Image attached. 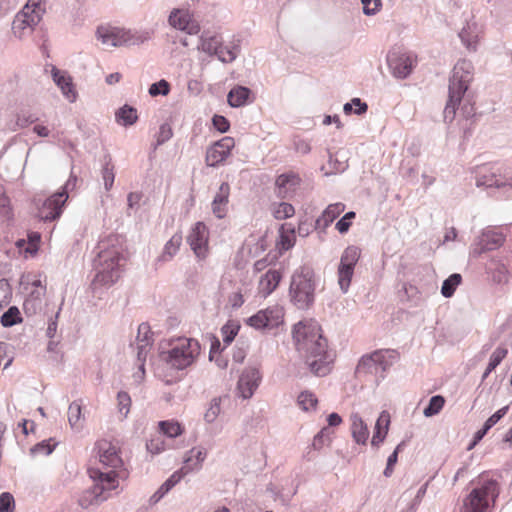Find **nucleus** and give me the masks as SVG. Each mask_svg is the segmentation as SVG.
I'll use <instances>...</instances> for the list:
<instances>
[{
    "label": "nucleus",
    "instance_id": "nucleus-1",
    "mask_svg": "<svg viewBox=\"0 0 512 512\" xmlns=\"http://www.w3.org/2000/svg\"><path fill=\"white\" fill-rule=\"evenodd\" d=\"M292 337L297 351L305 359L310 371L316 376L330 372L333 354L328 351L327 339L320 325L313 320L299 321L293 326Z\"/></svg>",
    "mask_w": 512,
    "mask_h": 512
},
{
    "label": "nucleus",
    "instance_id": "nucleus-2",
    "mask_svg": "<svg viewBox=\"0 0 512 512\" xmlns=\"http://www.w3.org/2000/svg\"><path fill=\"white\" fill-rule=\"evenodd\" d=\"M97 250L93 260V284L112 285L119 279L121 267L126 261L123 238L110 235L98 243Z\"/></svg>",
    "mask_w": 512,
    "mask_h": 512
},
{
    "label": "nucleus",
    "instance_id": "nucleus-3",
    "mask_svg": "<svg viewBox=\"0 0 512 512\" xmlns=\"http://www.w3.org/2000/svg\"><path fill=\"white\" fill-rule=\"evenodd\" d=\"M316 280L314 270L301 266L291 277L289 296L298 309L307 310L315 302Z\"/></svg>",
    "mask_w": 512,
    "mask_h": 512
},
{
    "label": "nucleus",
    "instance_id": "nucleus-4",
    "mask_svg": "<svg viewBox=\"0 0 512 512\" xmlns=\"http://www.w3.org/2000/svg\"><path fill=\"white\" fill-rule=\"evenodd\" d=\"M471 63L463 60L458 62L449 79L448 101L443 116L446 123H451L456 116V110L469 87Z\"/></svg>",
    "mask_w": 512,
    "mask_h": 512
},
{
    "label": "nucleus",
    "instance_id": "nucleus-5",
    "mask_svg": "<svg viewBox=\"0 0 512 512\" xmlns=\"http://www.w3.org/2000/svg\"><path fill=\"white\" fill-rule=\"evenodd\" d=\"M472 483H476V486L465 497L461 512H486L498 498L499 484L494 479H484L482 476L472 480Z\"/></svg>",
    "mask_w": 512,
    "mask_h": 512
},
{
    "label": "nucleus",
    "instance_id": "nucleus-6",
    "mask_svg": "<svg viewBox=\"0 0 512 512\" xmlns=\"http://www.w3.org/2000/svg\"><path fill=\"white\" fill-rule=\"evenodd\" d=\"M200 344L193 338H179L167 351L160 353L161 359L175 370H184L191 366L200 355Z\"/></svg>",
    "mask_w": 512,
    "mask_h": 512
},
{
    "label": "nucleus",
    "instance_id": "nucleus-7",
    "mask_svg": "<svg viewBox=\"0 0 512 512\" xmlns=\"http://www.w3.org/2000/svg\"><path fill=\"white\" fill-rule=\"evenodd\" d=\"M78 182V177L71 171L68 180L61 190L46 198L41 205L37 206V216L39 219L43 222H53L60 218L64 204L68 199V194L76 189Z\"/></svg>",
    "mask_w": 512,
    "mask_h": 512
},
{
    "label": "nucleus",
    "instance_id": "nucleus-8",
    "mask_svg": "<svg viewBox=\"0 0 512 512\" xmlns=\"http://www.w3.org/2000/svg\"><path fill=\"white\" fill-rule=\"evenodd\" d=\"M96 35L103 44L113 47L139 45L151 38L148 31L132 33L130 30L118 27H98Z\"/></svg>",
    "mask_w": 512,
    "mask_h": 512
},
{
    "label": "nucleus",
    "instance_id": "nucleus-9",
    "mask_svg": "<svg viewBox=\"0 0 512 512\" xmlns=\"http://www.w3.org/2000/svg\"><path fill=\"white\" fill-rule=\"evenodd\" d=\"M361 255L357 246H348L341 255L338 266V283L343 293H347L354 274L355 265Z\"/></svg>",
    "mask_w": 512,
    "mask_h": 512
},
{
    "label": "nucleus",
    "instance_id": "nucleus-10",
    "mask_svg": "<svg viewBox=\"0 0 512 512\" xmlns=\"http://www.w3.org/2000/svg\"><path fill=\"white\" fill-rule=\"evenodd\" d=\"M476 186L503 189L505 193L512 191V178L501 172L499 167H482L477 172Z\"/></svg>",
    "mask_w": 512,
    "mask_h": 512
},
{
    "label": "nucleus",
    "instance_id": "nucleus-11",
    "mask_svg": "<svg viewBox=\"0 0 512 512\" xmlns=\"http://www.w3.org/2000/svg\"><path fill=\"white\" fill-rule=\"evenodd\" d=\"M284 312L279 306L259 310L246 319V324L257 330H271L283 323Z\"/></svg>",
    "mask_w": 512,
    "mask_h": 512
},
{
    "label": "nucleus",
    "instance_id": "nucleus-12",
    "mask_svg": "<svg viewBox=\"0 0 512 512\" xmlns=\"http://www.w3.org/2000/svg\"><path fill=\"white\" fill-rule=\"evenodd\" d=\"M505 242V236L499 231L485 229L475 241L473 254L479 256L485 252L493 251L501 247Z\"/></svg>",
    "mask_w": 512,
    "mask_h": 512
},
{
    "label": "nucleus",
    "instance_id": "nucleus-13",
    "mask_svg": "<svg viewBox=\"0 0 512 512\" xmlns=\"http://www.w3.org/2000/svg\"><path fill=\"white\" fill-rule=\"evenodd\" d=\"M261 381V374L258 368L248 367L243 370L237 383V389L243 399L253 396Z\"/></svg>",
    "mask_w": 512,
    "mask_h": 512
},
{
    "label": "nucleus",
    "instance_id": "nucleus-14",
    "mask_svg": "<svg viewBox=\"0 0 512 512\" xmlns=\"http://www.w3.org/2000/svg\"><path fill=\"white\" fill-rule=\"evenodd\" d=\"M387 63L393 75L399 79L407 78L413 70L412 58L405 53L390 52L387 55Z\"/></svg>",
    "mask_w": 512,
    "mask_h": 512
},
{
    "label": "nucleus",
    "instance_id": "nucleus-15",
    "mask_svg": "<svg viewBox=\"0 0 512 512\" xmlns=\"http://www.w3.org/2000/svg\"><path fill=\"white\" fill-rule=\"evenodd\" d=\"M187 241L198 257H204L208 244V231L203 222H197L191 229Z\"/></svg>",
    "mask_w": 512,
    "mask_h": 512
},
{
    "label": "nucleus",
    "instance_id": "nucleus-16",
    "mask_svg": "<svg viewBox=\"0 0 512 512\" xmlns=\"http://www.w3.org/2000/svg\"><path fill=\"white\" fill-rule=\"evenodd\" d=\"M88 472L95 487L102 490V495H107L106 492L116 489L119 485L118 474L114 469L102 472L98 468H90Z\"/></svg>",
    "mask_w": 512,
    "mask_h": 512
},
{
    "label": "nucleus",
    "instance_id": "nucleus-17",
    "mask_svg": "<svg viewBox=\"0 0 512 512\" xmlns=\"http://www.w3.org/2000/svg\"><path fill=\"white\" fill-rule=\"evenodd\" d=\"M197 48L209 55H215L220 61H225L224 45L222 38L216 34L203 32L199 37Z\"/></svg>",
    "mask_w": 512,
    "mask_h": 512
},
{
    "label": "nucleus",
    "instance_id": "nucleus-18",
    "mask_svg": "<svg viewBox=\"0 0 512 512\" xmlns=\"http://www.w3.org/2000/svg\"><path fill=\"white\" fill-rule=\"evenodd\" d=\"M99 461L106 467L113 469L123 466V461L115 446L106 440L97 442Z\"/></svg>",
    "mask_w": 512,
    "mask_h": 512
},
{
    "label": "nucleus",
    "instance_id": "nucleus-19",
    "mask_svg": "<svg viewBox=\"0 0 512 512\" xmlns=\"http://www.w3.org/2000/svg\"><path fill=\"white\" fill-rule=\"evenodd\" d=\"M52 79L54 83L60 88L63 96L70 102H75L77 98V92L73 84L71 76L63 70L56 67L52 68Z\"/></svg>",
    "mask_w": 512,
    "mask_h": 512
},
{
    "label": "nucleus",
    "instance_id": "nucleus-20",
    "mask_svg": "<svg viewBox=\"0 0 512 512\" xmlns=\"http://www.w3.org/2000/svg\"><path fill=\"white\" fill-rule=\"evenodd\" d=\"M344 210L345 205L341 202L328 205L322 214L315 220L314 229L319 232H325V230Z\"/></svg>",
    "mask_w": 512,
    "mask_h": 512
},
{
    "label": "nucleus",
    "instance_id": "nucleus-21",
    "mask_svg": "<svg viewBox=\"0 0 512 512\" xmlns=\"http://www.w3.org/2000/svg\"><path fill=\"white\" fill-rule=\"evenodd\" d=\"M253 101V92L246 86L236 85L227 94V102L233 108L245 106Z\"/></svg>",
    "mask_w": 512,
    "mask_h": 512
},
{
    "label": "nucleus",
    "instance_id": "nucleus-22",
    "mask_svg": "<svg viewBox=\"0 0 512 512\" xmlns=\"http://www.w3.org/2000/svg\"><path fill=\"white\" fill-rule=\"evenodd\" d=\"M282 279V274L279 270L269 269L264 275L261 276L259 281V295L266 298L278 287Z\"/></svg>",
    "mask_w": 512,
    "mask_h": 512
},
{
    "label": "nucleus",
    "instance_id": "nucleus-23",
    "mask_svg": "<svg viewBox=\"0 0 512 512\" xmlns=\"http://www.w3.org/2000/svg\"><path fill=\"white\" fill-rule=\"evenodd\" d=\"M40 21V16L38 15H28L23 11H19L12 22V31L16 37L21 38L25 29H33Z\"/></svg>",
    "mask_w": 512,
    "mask_h": 512
},
{
    "label": "nucleus",
    "instance_id": "nucleus-24",
    "mask_svg": "<svg viewBox=\"0 0 512 512\" xmlns=\"http://www.w3.org/2000/svg\"><path fill=\"white\" fill-rule=\"evenodd\" d=\"M229 193V184L227 182H223L219 187V191L214 196L212 202V211L214 215L219 219L224 218L226 215Z\"/></svg>",
    "mask_w": 512,
    "mask_h": 512
},
{
    "label": "nucleus",
    "instance_id": "nucleus-25",
    "mask_svg": "<svg viewBox=\"0 0 512 512\" xmlns=\"http://www.w3.org/2000/svg\"><path fill=\"white\" fill-rule=\"evenodd\" d=\"M390 426V414L387 411H382L376 420L374 433L371 440V444L374 447H378L384 442Z\"/></svg>",
    "mask_w": 512,
    "mask_h": 512
},
{
    "label": "nucleus",
    "instance_id": "nucleus-26",
    "mask_svg": "<svg viewBox=\"0 0 512 512\" xmlns=\"http://www.w3.org/2000/svg\"><path fill=\"white\" fill-rule=\"evenodd\" d=\"M299 182V177L294 173H283L279 175L275 182L278 189V195L283 198L287 197L288 193L295 191Z\"/></svg>",
    "mask_w": 512,
    "mask_h": 512
},
{
    "label": "nucleus",
    "instance_id": "nucleus-27",
    "mask_svg": "<svg viewBox=\"0 0 512 512\" xmlns=\"http://www.w3.org/2000/svg\"><path fill=\"white\" fill-rule=\"evenodd\" d=\"M108 495H102V490L95 487L93 484L92 487L84 490L78 499L79 505L87 509L92 505H99L103 501L107 500Z\"/></svg>",
    "mask_w": 512,
    "mask_h": 512
},
{
    "label": "nucleus",
    "instance_id": "nucleus-28",
    "mask_svg": "<svg viewBox=\"0 0 512 512\" xmlns=\"http://www.w3.org/2000/svg\"><path fill=\"white\" fill-rule=\"evenodd\" d=\"M351 433L357 444H366L369 437V430L367 424L358 414L351 415Z\"/></svg>",
    "mask_w": 512,
    "mask_h": 512
},
{
    "label": "nucleus",
    "instance_id": "nucleus-29",
    "mask_svg": "<svg viewBox=\"0 0 512 512\" xmlns=\"http://www.w3.org/2000/svg\"><path fill=\"white\" fill-rule=\"evenodd\" d=\"M379 354L380 351H373L372 353L363 355L358 361L355 374L358 377L368 374L377 375V364L375 357Z\"/></svg>",
    "mask_w": 512,
    "mask_h": 512
},
{
    "label": "nucleus",
    "instance_id": "nucleus-30",
    "mask_svg": "<svg viewBox=\"0 0 512 512\" xmlns=\"http://www.w3.org/2000/svg\"><path fill=\"white\" fill-rule=\"evenodd\" d=\"M295 233L296 229L291 224L284 223L280 226L279 241L277 243L280 251H287L295 245Z\"/></svg>",
    "mask_w": 512,
    "mask_h": 512
},
{
    "label": "nucleus",
    "instance_id": "nucleus-31",
    "mask_svg": "<svg viewBox=\"0 0 512 512\" xmlns=\"http://www.w3.org/2000/svg\"><path fill=\"white\" fill-rule=\"evenodd\" d=\"M115 118L118 124L125 127L131 126L138 119L137 109L125 104L116 111Z\"/></svg>",
    "mask_w": 512,
    "mask_h": 512
},
{
    "label": "nucleus",
    "instance_id": "nucleus-32",
    "mask_svg": "<svg viewBox=\"0 0 512 512\" xmlns=\"http://www.w3.org/2000/svg\"><path fill=\"white\" fill-rule=\"evenodd\" d=\"M380 354L375 357L377 364V372L381 370V379H384L385 372L392 366L396 359L395 351L379 349Z\"/></svg>",
    "mask_w": 512,
    "mask_h": 512
},
{
    "label": "nucleus",
    "instance_id": "nucleus-33",
    "mask_svg": "<svg viewBox=\"0 0 512 512\" xmlns=\"http://www.w3.org/2000/svg\"><path fill=\"white\" fill-rule=\"evenodd\" d=\"M159 432L161 435L168 438H176L183 433V427L177 421L163 420L158 423Z\"/></svg>",
    "mask_w": 512,
    "mask_h": 512
},
{
    "label": "nucleus",
    "instance_id": "nucleus-34",
    "mask_svg": "<svg viewBox=\"0 0 512 512\" xmlns=\"http://www.w3.org/2000/svg\"><path fill=\"white\" fill-rule=\"evenodd\" d=\"M462 282V276L459 273H453L446 278L441 286V294L445 298H450L454 295L457 287Z\"/></svg>",
    "mask_w": 512,
    "mask_h": 512
},
{
    "label": "nucleus",
    "instance_id": "nucleus-35",
    "mask_svg": "<svg viewBox=\"0 0 512 512\" xmlns=\"http://www.w3.org/2000/svg\"><path fill=\"white\" fill-rule=\"evenodd\" d=\"M241 328L237 320H228L221 328V334L225 346H229L237 336Z\"/></svg>",
    "mask_w": 512,
    "mask_h": 512
},
{
    "label": "nucleus",
    "instance_id": "nucleus-36",
    "mask_svg": "<svg viewBox=\"0 0 512 512\" xmlns=\"http://www.w3.org/2000/svg\"><path fill=\"white\" fill-rule=\"evenodd\" d=\"M190 18L191 15L187 11L174 9L171 11L168 21L171 26L183 31Z\"/></svg>",
    "mask_w": 512,
    "mask_h": 512
},
{
    "label": "nucleus",
    "instance_id": "nucleus-37",
    "mask_svg": "<svg viewBox=\"0 0 512 512\" xmlns=\"http://www.w3.org/2000/svg\"><path fill=\"white\" fill-rule=\"evenodd\" d=\"M182 241V237L178 234H175L171 237V239L165 244L163 252L159 257V261H168L170 260L178 251L180 244Z\"/></svg>",
    "mask_w": 512,
    "mask_h": 512
},
{
    "label": "nucleus",
    "instance_id": "nucleus-38",
    "mask_svg": "<svg viewBox=\"0 0 512 512\" xmlns=\"http://www.w3.org/2000/svg\"><path fill=\"white\" fill-rule=\"evenodd\" d=\"M22 322L21 313L17 306H10L7 311H5L0 319V323L3 327H12L18 323Z\"/></svg>",
    "mask_w": 512,
    "mask_h": 512
},
{
    "label": "nucleus",
    "instance_id": "nucleus-39",
    "mask_svg": "<svg viewBox=\"0 0 512 512\" xmlns=\"http://www.w3.org/2000/svg\"><path fill=\"white\" fill-rule=\"evenodd\" d=\"M226 159V154H223L222 151L215 146V144H212L206 151L205 161L209 167H218Z\"/></svg>",
    "mask_w": 512,
    "mask_h": 512
},
{
    "label": "nucleus",
    "instance_id": "nucleus-40",
    "mask_svg": "<svg viewBox=\"0 0 512 512\" xmlns=\"http://www.w3.org/2000/svg\"><path fill=\"white\" fill-rule=\"evenodd\" d=\"M367 110V103L358 97L352 98L350 102L345 103L343 106V111L346 115L356 114L360 116L365 114Z\"/></svg>",
    "mask_w": 512,
    "mask_h": 512
},
{
    "label": "nucleus",
    "instance_id": "nucleus-41",
    "mask_svg": "<svg viewBox=\"0 0 512 512\" xmlns=\"http://www.w3.org/2000/svg\"><path fill=\"white\" fill-rule=\"evenodd\" d=\"M445 404V398L442 395H434L429 399L428 405L424 408L425 417H433L440 413Z\"/></svg>",
    "mask_w": 512,
    "mask_h": 512
},
{
    "label": "nucleus",
    "instance_id": "nucleus-42",
    "mask_svg": "<svg viewBox=\"0 0 512 512\" xmlns=\"http://www.w3.org/2000/svg\"><path fill=\"white\" fill-rule=\"evenodd\" d=\"M191 467H181L179 470L175 471L169 478L160 486V488L164 491V493H168L176 484L180 482V480L191 472Z\"/></svg>",
    "mask_w": 512,
    "mask_h": 512
},
{
    "label": "nucleus",
    "instance_id": "nucleus-43",
    "mask_svg": "<svg viewBox=\"0 0 512 512\" xmlns=\"http://www.w3.org/2000/svg\"><path fill=\"white\" fill-rule=\"evenodd\" d=\"M53 439L50 438L48 440H43L41 442L36 443L34 446L30 448V455L35 457L36 455H50L56 448L57 442H53Z\"/></svg>",
    "mask_w": 512,
    "mask_h": 512
},
{
    "label": "nucleus",
    "instance_id": "nucleus-44",
    "mask_svg": "<svg viewBox=\"0 0 512 512\" xmlns=\"http://www.w3.org/2000/svg\"><path fill=\"white\" fill-rule=\"evenodd\" d=\"M297 402L304 411H309L310 409H315L318 399L312 392L303 391L299 394Z\"/></svg>",
    "mask_w": 512,
    "mask_h": 512
},
{
    "label": "nucleus",
    "instance_id": "nucleus-45",
    "mask_svg": "<svg viewBox=\"0 0 512 512\" xmlns=\"http://www.w3.org/2000/svg\"><path fill=\"white\" fill-rule=\"evenodd\" d=\"M333 431L329 427L322 428L313 439L312 446L315 450H320L324 445L329 444L332 439Z\"/></svg>",
    "mask_w": 512,
    "mask_h": 512
},
{
    "label": "nucleus",
    "instance_id": "nucleus-46",
    "mask_svg": "<svg viewBox=\"0 0 512 512\" xmlns=\"http://www.w3.org/2000/svg\"><path fill=\"white\" fill-rule=\"evenodd\" d=\"M463 45L470 51L477 49V35L470 31L469 27H464L458 34Z\"/></svg>",
    "mask_w": 512,
    "mask_h": 512
},
{
    "label": "nucleus",
    "instance_id": "nucleus-47",
    "mask_svg": "<svg viewBox=\"0 0 512 512\" xmlns=\"http://www.w3.org/2000/svg\"><path fill=\"white\" fill-rule=\"evenodd\" d=\"M295 214V209L292 204L281 202L273 209V216L277 220H284L292 217Z\"/></svg>",
    "mask_w": 512,
    "mask_h": 512
},
{
    "label": "nucleus",
    "instance_id": "nucleus-48",
    "mask_svg": "<svg viewBox=\"0 0 512 512\" xmlns=\"http://www.w3.org/2000/svg\"><path fill=\"white\" fill-rule=\"evenodd\" d=\"M101 174L104 182V188L106 191H109L113 187L115 180L113 165L111 164L110 159L103 164Z\"/></svg>",
    "mask_w": 512,
    "mask_h": 512
},
{
    "label": "nucleus",
    "instance_id": "nucleus-49",
    "mask_svg": "<svg viewBox=\"0 0 512 512\" xmlns=\"http://www.w3.org/2000/svg\"><path fill=\"white\" fill-rule=\"evenodd\" d=\"M508 349L505 347H497L490 356L487 368L488 372H492L496 369V367L502 362V360L507 356Z\"/></svg>",
    "mask_w": 512,
    "mask_h": 512
},
{
    "label": "nucleus",
    "instance_id": "nucleus-50",
    "mask_svg": "<svg viewBox=\"0 0 512 512\" xmlns=\"http://www.w3.org/2000/svg\"><path fill=\"white\" fill-rule=\"evenodd\" d=\"M221 398H213L209 404L208 409L204 414V420L207 423H213L221 411Z\"/></svg>",
    "mask_w": 512,
    "mask_h": 512
},
{
    "label": "nucleus",
    "instance_id": "nucleus-51",
    "mask_svg": "<svg viewBox=\"0 0 512 512\" xmlns=\"http://www.w3.org/2000/svg\"><path fill=\"white\" fill-rule=\"evenodd\" d=\"M148 92L152 97H156L159 95L166 96L170 92V84L165 79H161L157 82L152 83L149 87Z\"/></svg>",
    "mask_w": 512,
    "mask_h": 512
},
{
    "label": "nucleus",
    "instance_id": "nucleus-52",
    "mask_svg": "<svg viewBox=\"0 0 512 512\" xmlns=\"http://www.w3.org/2000/svg\"><path fill=\"white\" fill-rule=\"evenodd\" d=\"M355 217L356 213L354 211L347 212L336 222L335 228L340 234H346L349 231L352 225V220Z\"/></svg>",
    "mask_w": 512,
    "mask_h": 512
},
{
    "label": "nucleus",
    "instance_id": "nucleus-53",
    "mask_svg": "<svg viewBox=\"0 0 512 512\" xmlns=\"http://www.w3.org/2000/svg\"><path fill=\"white\" fill-rule=\"evenodd\" d=\"M12 298V288L7 279H0V309L7 306Z\"/></svg>",
    "mask_w": 512,
    "mask_h": 512
},
{
    "label": "nucleus",
    "instance_id": "nucleus-54",
    "mask_svg": "<svg viewBox=\"0 0 512 512\" xmlns=\"http://www.w3.org/2000/svg\"><path fill=\"white\" fill-rule=\"evenodd\" d=\"M146 449L153 455H157L166 449L165 441L162 435H158L146 443Z\"/></svg>",
    "mask_w": 512,
    "mask_h": 512
},
{
    "label": "nucleus",
    "instance_id": "nucleus-55",
    "mask_svg": "<svg viewBox=\"0 0 512 512\" xmlns=\"http://www.w3.org/2000/svg\"><path fill=\"white\" fill-rule=\"evenodd\" d=\"M27 248H25V253L30 255H35L39 250V244L41 241V235L38 232H30L27 235Z\"/></svg>",
    "mask_w": 512,
    "mask_h": 512
},
{
    "label": "nucleus",
    "instance_id": "nucleus-56",
    "mask_svg": "<svg viewBox=\"0 0 512 512\" xmlns=\"http://www.w3.org/2000/svg\"><path fill=\"white\" fill-rule=\"evenodd\" d=\"M81 418V405L74 401L68 408V421L71 427H76Z\"/></svg>",
    "mask_w": 512,
    "mask_h": 512
},
{
    "label": "nucleus",
    "instance_id": "nucleus-57",
    "mask_svg": "<svg viewBox=\"0 0 512 512\" xmlns=\"http://www.w3.org/2000/svg\"><path fill=\"white\" fill-rule=\"evenodd\" d=\"M15 500L11 493L3 492L0 494V512H13Z\"/></svg>",
    "mask_w": 512,
    "mask_h": 512
},
{
    "label": "nucleus",
    "instance_id": "nucleus-58",
    "mask_svg": "<svg viewBox=\"0 0 512 512\" xmlns=\"http://www.w3.org/2000/svg\"><path fill=\"white\" fill-rule=\"evenodd\" d=\"M41 3L42 0H28L21 11L28 15H38L41 19L44 12V9L41 8Z\"/></svg>",
    "mask_w": 512,
    "mask_h": 512
},
{
    "label": "nucleus",
    "instance_id": "nucleus-59",
    "mask_svg": "<svg viewBox=\"0 0 512 512\" xmlns=\"http://www.w3.org/2000/svg\"><path fill=\"white\" fill-rule=\"evenodd\" d=\"M189 453L190 454H194L195 453V461L193 463V466H190L192 469H191V472L194 471V470H199L202 466V463L204 462V460L206 459V456H207V451L205 448H202V447H193L191 450H189Z\"/></svg>",
    "mask_w": 512,
    "mask_h": 512
},
{
    "label": "nucleus",
    "instance_id": "nucleus-60",
    "mask_svg": "<svg viewBox=\"0 0 512 512\" xmlns=\"http://www.w3.org/2000/svg\"><path fill=\"white\" fill-rule=\"evenodd\" d=\"M173 136L172 128L168 123H163L160 128L157 135V141L154 146V149L157 148V146H160L167 142L171 137Z\"/></svg>",
    "mask_w": 512,
    "mask_h": 512
},
{
    "label": "nucleus",
    "instance_id": "nucleus-61",
    "mask_svg": "<svg viewBox=\"0 0 512 512\" xmlns=\"http://www.w3.org/2000/svg\"><path fill=\"white\" fill-rule=\"evenodd\" d=\"M363 13L367 16L375 15L382 7L381 0H361Z\"/></svg>",
    "mask_w": 512,
    "mask_h": 512
},
{
    "label": "nucleus",
    "instance_id": "nucleus-62",
    "mask_svg": "<svg viewBox=\"0 0 512 512\" xmlns=\"http://www.w3.org/2000/svg\"><path fill=\"white\" fill-rule=\"evenodd\" d=\"M42 309V301L26 298L23 303V310L27 316H33Z\"/></svg>",
    "mask_w": 512,
    "mask_h": 512
},
{
    "label": "nucleus",
    "instance_id": "nucleus-63",
    "mask_svg": "<svg viewBox=\"0 0 512 512\" xmlns=\"http://www.w3.org/2000/svg\"><path fill=\"white\" fill-rule=\"evenodd\" d=\"M212 125L220 133H226L230 129V122L223 115L215 114L212 117Z\"/></svg>",
    "mask_w": 512,
    "mask_h": 512
},
{
    "label": "nucleus",
    "instance_id": "nucleus-64",
    "mask_svg": "<svg viewBox=\"0 0 512 512\" xmlns=\"http://www.w3.org/2000/svg\"><path fill=\"white\" fill-rule=\"evenodd\" d=\"M508 410V405L500 408L484 422V425L490 430L507 414Z\"/></svg>",
    "mask_w": 512,
    "mask_h": 512
}]
</instances>
